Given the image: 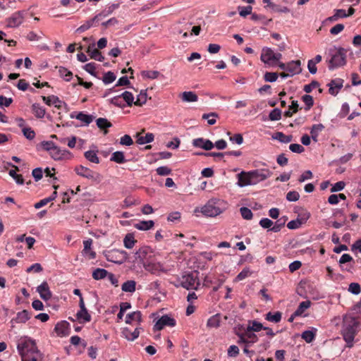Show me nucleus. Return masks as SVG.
<instances>
[{"instance_id": "52", "label": "nucleus", "mask_w": 361, "mask_h": 361, "mask_svg": "<svg viewBox=\"0 0 361 361\" xmlns=\"http://www.w3.org/2000/svg\"><path fill=\"white\" fill-rule=\"evenodd\" d=\"M59 75L66 81H70L72 78L73 73L64 67H59Z\"/></svg>"}, {"instance_id": "47", "label": "nucleus", "mask_w": 361, "mask_h": 361, "mask_svg": "<svg viewBox=\"0 0 361 361\" xmlns=\"http://www.w3.org/2000/svg\"><path fill=\"white\" fill-rule=\"evenodd\" d=\"M252 274V271L249 267L244 268L235 278L234 282H238L244 280Z\"/></svg>"}, {"instance_id": "34", "label": "nucleus", "mask_w": 361, "mask_h": 361, "mask_svg": "<svg viewBox=\"0 0 361 361\" xmlns=\"http://www.w3.org/2000/svg\"><path fill=\"white\" fill-rule=\"evenodd\" d=\"M274 140H279L281 143H289L293 140V136L289 135H286L282 132H277L273 136Z\"/></svg>"}, {"instance_id": "49", "label": "nucleus", "mask_w": 361, "mask_h": 361, "mask_svg": "<svg viewBox=\"0 0 361 361\" xmlns=\"http://www.w3.org/2000/svg\"><path fill=\"white\" fill-rule=\"evenodd\" d=\"M85 157L90 161L94 163V164H99V159L97 154V152L95 151L89 150L85 152Z\"/></svg>"}, {"instance_id": "50", "label": "nucleus", "mask_w": 361, "mask_h": 361, "mask_svg": "<svg viewBox=\"0 0 361 361\" xmlns=\"http://www.w3.org/2000/svg\"><path fill=\"white\" fill-rule=\"evenodd\" d=\"M346 17H348V14H347L345 10H344V9H337V10H335L334 15L331 16V17H329L328 18V20H330V21H336L338 18H346Z\"/></svg>"}, {"instance_id": "29", "label": "nucleus", "mask_w": 361, "mask_h": 361, "mask_svg": "<svg viewBox=\"0 0 361 361\" xmlns=\"http://www.w3.org/2000/svg\"><path fill=\"white\" fill-rule=\"evenodd\" d=\"M76 317L80 323L88 322L91 320V316L86 308L80 309L76 314Z\"/></svg>"}, {"instance_id": "5", "label": "nucleus", "mask_w": 361, "mask_h": 361, "mask_svg": "<svg viewBox=\"0 0 361 361\" xmlns=\"http://www.w3.org/2000/svg\"><path fill=\"white\" fill-rule=\"evenodd\" d=\"M178 282L180 286L187 290H197L200 284L196 272L184 274L179 278Z\"/></svg>"}, {"instance_id": "33", "label": "nucleus", "mask_w": 361, "mask_h": 361, "mask_svg": "<svg viewBox=\"0 0 361 361\" xmlns=\"http://www.w3.org/2000/svg\"><path fill=\"white\" fill-rule=\"evenodd\" d=\"M282 318V314L280 312H269L265 314V319L273 323H279Z\"/></svg>"}, {"instance_id": "22", "label": "nucleus", "mask_w": 361, "mask_h": 361, "mask_svg": "<svg viewBox=\"0 0 361 361\" xmlns=\"http://www.w3.org/2000/svg\"><path fill=\"white\" fill-rule=\"evenodd\" d=\"M37 292L39 293L42 299L49 300L51 298V293L49 290L48 283L46 281L42 282L37 287Z\"/></svg>"}, {"instance_id": "8", "label": "nucleus", "mask_w": 361, "mask_h": 361, "mask_svg": "<svg viewBox=\"0 0 361 361\" xmlns=\"http://www.w3.org/2000/svg\"><path fill=\"white\" fill-rule=\"evenodd\" d=\"M250 173L251 176L250 183L252 185H256L269 178L271 176L272 172L267 169H260L250 171Z\"/></svg>"}, {"instance_id": "46", "label": "nucleus", "mask_w": 361, "mask_h": 361, "mask_svg": "<svg viewBox=\"0 0 361 361\" xmlns=\"http://www.w3.org/2000/svg\"><path fill=\"white\" fill-rule=\"evenodd\" d=\"M109 275V272L104 269L97 268L92 273V277L95 280L103 279Z\"/></svg>"}, {"instance_id": "17", "label": "nucleus", "mask_w": 361, "mask_h": 361, "mask_svg": "<svg viewBox=\"0 0 361 361\" xmlns=\"http://www.w3.org/2000/svg\"><path fill=\"white\" fill-rule=\"evenodd\" d=\"M238 178V185L240 188H243L247 185H252L251 176L250 171H241L237 175Z\"/></svg>"}, {"instance_id": "62", "label": "nucleus", "mask_w": 361, "mask_h": 361, "mask_svg": "<svg viewBox=\"0 0 361 361\" xmlns=\"http://www.w3.org/2000/svg\"><path fill=\"white\" fill-rule=\"evenodd\" d=\"M302 102L307 106L306 110L310 109L314 104L313 97L310 94H305L302 97Z\"/></svg>"}, {"instance_id": "25", "label": "nucleus", "mask_w": 361, "mask_h": 361, "mask_svg": "<svg viewBox=\"0 0 361 361\" xmlns=\"http://www.w3.org/2000/svg\"><path fill=\"white\" fill-rule=\"evenodd\" d=\"M136 137L137 142L139 145H145L152 142L154 140V136L151 133H148L145 135H143L142 133H137Z\"/></svg>"}, {"instance_id": "57", "label": "nucleus", "mask_w": 361, "mask_h": 361, "mask_svg": "<svg viewBox=\"0 0 361 361\" xmlns=\"http://www.w3.org/2000/svg\"><path fill=\"white\" fill-rule=\"evenodd\" d=\"M96 123L98 128L101 129L108 128L111 126V123L106 118H97Z\"/></svg>"}, {"instance_id": "18", "label": "nucleus", "mask_w": 361, "mask_h": 361, "mask_svg": "<svg viewBox=\"0 0 361 361\" xmlns=\"http://www.w3.org/2000/svg\"><path fill=\"white\" fill-rule=\"evenodd\" d=\"M145 269L152 274H159L163 271L162 265L160 263L154 262H143Z\"/></svg>"}, {"instance_id": "9", "label": "nucleus", "mask_w": 361, "mask_h": 361, "mask_svg": "<svg viewBox=\"0 0 361 361\" xmlns=\"http://www.w3.org/2000/svg\"><path fill=\"white\" fill-rule=\"evenodd\" d=\"M176 325V320L167 315V314H165V315H163L161 318H159L157 322L155 323L154 326V329L156 330V331H160L162 329H164V327L166 326H174Z\"/></svg>"}, {"instance_id": "41", "label": "nucleus", "mask_w": 361, "mask_h": 361, "mask_svg": "<svg viewBox=\"0 0 361 361\" xmlns=\"http://www.w3.org/2000/svg\"><path fill=\"white\" fill-rule=\"evenodd\" d=\"M121 97H123L126 106H131L133 104H135V98L133 94L130 92L125 91L121 94Z\"/></svg>"}, {"instance_id": "59", "label": "nucleus", "mask_w": 361, "mask_h": 361, "mask_svg": "<svg viewBox=\"0 0 361 361\" xmlns=\"http://www.w3.org/2000/svg\"><path fill=\"white\" fill-rule=\"evenodd\" d=\"M23 135L29 140H32L35 137V132L30 127H26L22 130Z\"/></svg>"}, {"instance_id": "54", "label": "nucleus", "mask_w": 361, "mask_h": 361, "mask_svg": "<svg viewBox=\"0 0 361 361\" xmlns=\"http://www.w3.org/2000/svg\"><path fill=\"white\" fill-rule=\"evenodd\" d=\"M147 99V93L145 91H141L140 93L137 95V99L135 101V105L140 106H142L146 103Z\"/></svg>"}, {"instance_id": "48", "label": "nucleus", "mask_w": 361, "mask_h": 361, "mask_svg": "<svg viewBox=\"0 0 361 361\" xmlns=\"http://www.w3.org/2000/svg\"><path fill=\"white\" fill-rule=\"evenodd\" d=\"M245 336H246V341H247V345L248 347L252 346L254 343H257L258 341V336L252 332H248L245 330Z\"/></svg>"}, {"instance_id": "3", "label": "nucleus", "mask_w": 361, "mask_h": 361, "mask_svg": "<svg viewBox=\"0 0 361 361\" xmlns=\"http://www.w3.org/2000/svg\"><path fill=\"white\" fill-rule=\"evenodd\" d=\"M224 204L225 202L221 200L211 199L202 207L196 208L195 212H200L205 216L215 217L224 211Z\"/></svg>"}, {"instance_id": "2", "label": "nucleus", "mask_w": 361, "mask_h": 361, "mask_svg": "<svg viewBox=\"0 0 361 361\" xmlns=\"http://www.w3.org/2000/svg\"><path fill=\"white\" fill-rule=\"evenodd\" d=\"M360 317L355 312H350L343 317L341 334L347 346L350 348L353 345L355 336L360 325Z\"/></svg>"}, {"instance_id": "44", "label": "nucleus", "mask_w": 361, "mask_h": 361, "mask_svg": "<svg viewBox=\"0 0 361 361\" xmlns=\"http://www.w3.org/2000/svg\"><path fill=\"white\" fill-rule=\"evenodd\" d=\"M23 22L22 16L20 13H14L9 19L8 24L11 27H17Z\"/></svg>"}, {"instance_id": "61", "label": "nucleus", "mask_w": 361, "mask_h": 361, "mask_svg": "<svg viewBox=\"0 0 361 361\" xmlns=\"http://www.w3.org/2000/svg\"><path fill=\"white\" fill-rule=\"evenodd\" d=\"M9 175L15 180L16 183L18 185L24 184V179L20 174H17L16 170H10Z\"/></svg>"}, {"instance_id": "63", "label": "nucleus", "mask_w": 361, "mask_h": 361, "mask_svg": "<svg viewBox=\"0 0 361 361\" xmlns=\"http://www.w3.org/2000/svg\"><path fill=\"white\" fill-rule=\"evenodd\" d=\"M279 75L276 73L267 72L264 75V79L267 82H273L276 81Z\"/></svg>"}, {"instance_id": "45", "label": "nucleus", "mask_w": 361, "mask_h": 361, "mask_svg": "<svg viewBox=\"0 0 361 361\" xmlns=\"http://www.w3.org/2000/svg\"><path fill=\"white\" fill-rule=\"evenodd\" d=\"M316 331V329L305 331L302 334V338L304 339L307 343H311L314 339Z\"/></svg>"}, {"instance_id": "7", "label": "nucleus", "mask_w": 361, "mask_h": 361, "mask_svg": "<svg viewBox=\"0 0 361 361\" xmlns=\"http://www.w3.org/2000/svg\"><path fill=\"white\" fill-rule=\"evenodd\" d=\"M75 171L78 176L87 178L95 183H99L102 179L101 174L81 165L76 166Z\"/></svg>"}, {"instance_id": "27", "label": "nucleus", "mask_w": 361, "mask_h": 361, "mask_svg": "<svg viewBox=\"0 0 361 361\" xmlns=\"http://www.w3.org/2000/svg\"><path fill=\"white\" fill-rule=\"evenodd\" d=\"M264 326L262 323L256 321V320H249L247 326L245 330L248 332H259L262 329H263Z\"/></svg>"}, {"instance_id": "6", "label": "nucleus", "mask_w": 361, "mask_h": 361, "mask_svg": "<svg viewBox=\"0 0 361 361\" xmlns=\"http://www.w3.org/2000/svg\"><path fill=\"white\" fill-rule=\"evenodd\" d=\"M105 257L109 262L121 264L128 260V254L125 250L114 249L106 252Z\"/></svg>"}, {"instance_id": "37", "label": "nucleus", "mask_w": 361, "mask_h": 361, "mask_svg": "<svg viewBox=\"0 0 361 361\" xmlns=\"http://www.w3.org/2000/svg\"><path fill=\"white\" fill-rule=\"evenodd\" d=\"M154 225V223L152 220L149 221H141L135 224V227L140 231H147L152 228Z\"/></svg>"}, {"instance_id": "55", "label": "nucleus", "mask_w": 361, "mask_h": 361, "mask_svg": "<svg viewBox=\"0 0 361 361\" xmlns=\"http://www.w3.org/2000/svg\"><path fill=\"white\" fill-rule=\"evenodd\" d=\"M218 115L216 113L204 114L202 115V119L207 120L209 126H212L216 122V117Z\"/></svg>"}, {"instance_id": "53", "label": "nucleus", "mask_w": 361, "mask_h": 361, "mask_svg": "<svg viewBox=\"0 0 361 361\" xmlns=\"http://www.w3.org/2000/svg\"><path fill=\"white\" fill-rule=\"evenodd\" d=\"M141 74L143 78L147 79H155L160 75V73L157 71H143Z\"/></svg>"}, {"instance_id": "24", "label": "nucleus", "mask_w": 361, "mask_h": 361, "mask_svg": "<svg viewBox=\"0 0 361 361\" xmlns=\"http://www.w3.org/2000/svg\"><path fill=\"white\" fill-rule=\"evenodd\" d=\"M94 44H92L87 48V52L90 54L91 59H93L98 61H103L104 57L102 55V53L97 49L94 48Z\"/></svg>"}, {"instance_id": "64", "label": "nucleus", "mask_w": 361, "mask_h": 361, "mask_svg": "<svg viewBox=\"0 0 361 361\" xmlns=\"http://www.w3.org/2000/svg\"><path fill=\"white\" fill-rule=\"evenodd\" d=\"M299 198L300 195L297 191H290L286 194V200L289 202H296Z\"/></svg>"}, {"instance_id": "30", "label": "nucleus", "mask_w": 361, "mask_h": 361, "mask_svg": "<svg viewBox=\"0 0 361 361\" xmlns=\"http://www.w3.org/2000/svg\"><path fill=\"white\" fill-rule=\"evenodd\" d=\"M221 317L219 314H214L209 317L207 322V326L208 328H218L220 326Z\"/></svg>"}, {"instance_id": "39", "label": "nucleus", "mask_w": 361, "mask_h": 361, "mask_svg": "<svg viewBox=\"0 0 361 361\" xmlns=\"http://www.w3.org/2000/svg\"><path fill=\"white\" fill-rule=\"evenodd\" d=\"M136 242L134 235L131 233H127L123 239V245L127 249L133 248Z\"/></svg>"}, {"instance_id": "4", "label": "nucleus", "mask_w": 361, "mask_h": 361, "mask_svg": "<svg viewBox=\"0 0 361 361\" xmlns=\"http://www.w3.org/2000/svg\"><path fill=\"white\" fill-rule=\"evenodd\" d=\"M331 59L329 69L343 66L346 63V51L343 48H334L330 50Z\"/></svg>"}, {"instance_id": "20", "label": "nucleus", "mask_w": 361, "mask_h": 361, "mask_svg": "<svg viewBox=\"0 0 361 361\" xmlns=\"http://www.w3.org/2000/svg\"><path fill=\"white\" fill-rule=\"evenodd\" d=\"M54 331L59 336H68L69 334V323L66 321L57 323L54 327Z\"/></svg>"}, {"instance_id": "31", "label": "nucleus", "mask_w": 361, "mask_h": 361, "mask_svg": "<svg viewBox=\"0 0 361 361\" xmlns=\"http://www.w3.org/2000/svg\"><path fill=\"white\" fill-rule=\"evenodd\" d=\"M324 129V126L323 124H314L312 126L310 134L311 137L314 142H317V137L320 132H322Z\"/></svg>"}, {"instance_id": "43", "label": "nucleus", "mask_w": 361, "mask_h": 361, "mask_svg": "<svg viewBox=\"0 0 361 361\" xmlns=\"http://www.w3.org/2000/svg\"><path fill=\"white\" fill-rule=\"evenodd\" d=\"M119 7L118 4H113L110 5L106 9L102 11L100 13L97 14L96 16H99V20L102 18H105L110 14H111L116 9H117Z\"/></svg>"}, {"instance_id": "40", "label": "nucleus", "mask_w": 361, "mask_h": 361, "mask_svg": "<svg viewBox=\"0 0 361 361\" xmlns=\"http://www.w3.org/2000/svg\"><path fill=\"white\" fill-rule=\"evenodd\" d=\"M180 97L182 100L185 102H197L198 99L197 94L191 91L183 92Z\"/></svg>"}, {"instance_id": "60", "label": "nucleus", "mask_w": 361, "mask_h": 361, "mask_svg": "<svg viewBox=\"0 0 361 361\" xmlns=\"http://www.w3.org/2000/svg\"><path fill=\"white\" fill-rule=\"evenodd\" d=\"M269 118L271 121H279L281 118V111L279 109H273L269 115Z\"/></svg>"}, {"instance_id": "23", "label": "nucleus", "mask_w": 361, "mask_h": 361, "mask_svg": "<svg viewBox=\"0 0 361 361\" xmlns=\"http://www.w3.org/2000/svg\"><path fill=\"white\" fill-rule=\"evenodd\" d=\"M49 154L54 159L61 160L68 157L70 155V152L66 149H62L56 146Z\"/></svg>"}, {"instance_id": "35", "label": "nucleus", "mask_w": 361, "mask_h": 361, "mask_svg": "<svg viewBox=\"0 0 361 361\" xmlns=\"http://www.w3.org/2000/svg\"><path fill=\"white\" fill-rule=\"evenodd\" d=\"M99 21V16H94L93 18H92L90 20L86 21L84 24L80 25L78 28L76 30V32L78 33H82L88 29H90L94 22Z\"/></svg>"}, {"instance_id": "56", "label": "nucleus", "mask_w": 361, "mask_h": 361, "mask_svg": "<svg viewBox=\"0 0 361 361\" xmlns=\"http://www.w3.org/2000/svg\"><path fill=\"white\" fill-rule=\"evenodd\" d=\"M116 76L113 72L108 71L104 75L102 81L104 84L108 85L113 82L116 80Z\"/></svg>"}, {"instance_id": "38", "label": "nucleus", "mask_w": 361, "mask_h": 361, "mask_svg": "<svg viewBox=\"0 0 361 361\" xmlns=\"http://www.w3.org/2000/svg\"><path fill=\"white\" fill-rule=\"evenodd\" d=\"M311 302L310 300L302 301L300 303L297 310L294 312L295 316H302L303 313L310 307Z\"/></svg>"}, {"instance_id": "10", "label": "nucleus", "mask_w": 361, "mask_h": 361, "mask_svg": "<svg viewBox=\"0 0 361 361\" xmlns=\"http://www.w3.org/2000/svg\"><path fill=\"white\" fill-rule=\"evenodd\" d=\"M354 260L349 254H343L340 259L339 264L343 271L351 272L354 268Z\"/></svg>"}, {"instance_id": "1", "label": "nucleus", "mask_w": 361, "mask_h": 361, "mask_svg": "<svg viewBox=\"0 0 361 361\" xmlns=\"http://www.w3.org/2000/svg\"><path fill=\"white\" fill-rule=\"evenodd\" d=\"M17 350L21 361H42V355L38 350L35 341L27 336L19 340Z\"/></svg>"}, {"instance_id": "14", "label": "nucleus", "mask_w": 361, "mask_h": 361, "mask_svg": "<svg viewBox=\"0 0 361 361\" xmlns=\"http://www.w3.org/2000/svg\"><path fill=\"white\" fill-rule=\"evenodd\" d=\"M343 80L341 78H336L332 80L329 84V92L331 95L336 96L343 86Z\"/></svg>"}, {"instance_id": "16", "label": "nucleus", "mask_w": 361, "mask_h": 361, "mask_svg": "<svg viewBox=\"0 0 361 361\" xmlns=\"http://www.w3.org/2000/svg\"><path fill=\"white\" fill-rule=\"evenodd\" d=\"M142 314L140 311H135L129 313L126 317V323L128 324H135L139 326L142 322Z\"/></svg>"}, {"instance_id": "26", "label": "nucleus", "mask_w": 361, "mask_h": 361, "mask_svg": "<svg viewBox=\"0 0 361 361\" xmlns=\"http://www.w3.org/2000/svg\"><path fill=\"white\" fill-rule=\"evenodd\" d=\"M43 101L49 106L54 105V106L60 109L62 106L63 102L56 96L51 95L49 97H42Z\"/></svg>"}, {"instance_id": "36", "label": "nucleus", "mask_w": 361, "mask_h": 361, "mask_svg": "<svg viewBox=\"0 0 361 361\" xmlns=\"http://www.w3.org/2000/svg\"><path fill=\"white\" fill-rule=\"evenodd\" d=\"M121 290L126 293H134L136 290V282L133 280H128L122 284Z\"/></svg>"}, {"instance_id": "28", "label": "nucleus", "mask_w": 361, "mask_h": 361, "mask_svg": "<svg viewBox=\"0 0 361 361\" xmlns=\"http://www.w3.org/2000/svg\"><path fill=\"white\" fill-rule=\"evenodd\" d=\"M151 252V249L149 247H140L136 252H135V259L141 262L142 264L143 262H146L145 260L147 258V255Z\"/></svg>"}, {"instance_id": "13", "label": "nucleus", "mask_w": 361, "mask_h": 361, "mask_svg": "<svg viewBox=\"0 0 361 361\" xmlns=\"http://www.w3.org/2000/svg\"><path fill=\"white\" fill-rule=\"evenodd\" d=\"M192 143L195 147L203 149L204 150H210L214 147V144L212 141L202 137H198L192 140Z\"/></svg>"}, {"instance_id": "15", "label": "nucleus", "mask_w": 361, "mask_h": 361, "mask_svg": "<svg viewBox=\"0 0 361 361\" xmlns=\"http://www.w3.org/2000/svg\"><path fill=\"white\" fill-rule=\"evenodd\" d=\"M288 75L293 76L302 72L301 62L300 60L291 61L287 63V71Z\"/></svg>"}, {"instance_id": "51", "label": "nucleus", "mask_w": 361, "mask_h": 361, "mask_svg": "<svg viewBox=\"0 0 361 361\" xmlns=\"http://www.w3.org/2000/svg\"><path fill=\"white\" fill-rule=\"evenodd\" d=\"M109 101L111 104L116 106L120 108H124L126 106V104L123 102V97H121V94L111 98Z\"/></svg>"}, {"instance_id": "58", "label": "nucleus", "mask_w": 361, "mask_h": 361, "mask_svg": "<svg viewBox=\"0 0 361 361\" xmlns=\"http://www.w3.org/2000/svg\"><path fill=\"white\" fill-rule=\"evenodd\" d=\"M240 214L244 219L250 220L252 219L253 214L252 211L245 207H243L240 209Z\"/></svg>"}, {"instance_id": "12", "label": "nucleus", "mask_w": 361, "mask_h": 361, "mask_svg": "<svg viewBox=\"0 0 361 361\" xmlns=\"http://www.w3.org/2000/svg\"><path fill=\"white\" fill-rule=\"evenodd\" d=\"M260 59L262 62L270 66H274V51L269 47L262 49Z\"/></svg>"}, {"instance_id": "11", "label": "nucleus", "mask_w": 361, "mask_h": 361, "mask_svg": "<svg viewBox=\"0 0 361 361\" xmlns=\"http://www.w3.org/2000/svg\"><path fill=\"white\" fill-rule=\"evenodd\" d=\"M141 329L142 328L140 326H136L133 331L128 327L123 328L121 329V336L129 341H133L139 337Z\"/></svg>"}, {"instance_id": "19", "label": "nucleus", "mask_w": 361, "mask_h": 361, "mask_svg": "<svg viewBox=\"0 0 361 361\" xmlns=\"http://www.w3.org/2000/svg\"><path fill=\"white\" fill-rule=\"evenodd\" d=\"M70 116L71 118L79 120L85 126H88L93 121V116L92 115L86 114L83 112L73 111L71 114Z\"/></svg>"}, {"instance_id": "21", "label": "nucleus", "mask_w": 361, "mask_h": 361, "mask_svg": "<svg viewBox=\"0 0 361 361\" xmlns=\"http://www.w3.org/2000/svg\"><path fill=\"white\" fill-rule=\"evenodd\" d=\"M30 317L31 316L30 312L27 310H24L23 311L18 312L16 317L11 320V323L25 324L30 319Z\"/></svg>"}, {"instance_id": "42", "label": "nucleus", "mask_w": 361, "mask_h": 361, "mask_svg": "<svg viewBox=\"0 0 361 361\" xmlns=\"http://www.w3.org/2000/svg\"><path fill=\"white\" fill-rule=\"evenodd\" d=\"M111 161H114L117 164H123L126 161L124 156V153L121 151H116L111 154L110 158Z\"/></svg>"}, {"instance_id": "32", "label": "nucleus", "mask_w": 361, "mask_h": 361, "mask_svg": "<svg viewBox=\"0 0 361 361\" xmlns=\"http://www.w3.org/2000/svg\"><path fill=\"white\" fill-rule=\"evenodd\" d=\"M32 111L38 118H44L46 113L45 109L37 103L32 105Z\"/></svg>"}]
</instances>
